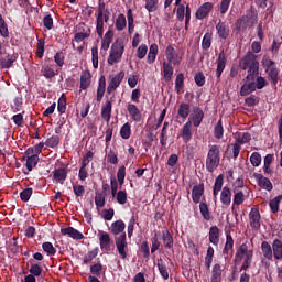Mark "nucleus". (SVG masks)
I'll use <instances>...</instances> for the list:
<instances>
[{
	"instance_id": "obj_63",
	"label": "nucleus",
	"mask_w": 282,
	"mask_h": 282,
	"mask_svg": "<svg viewBox=\"0 0 282 282\" xmlns=\"http://www.w3.org/2000/svg\"><path fill=\"white\" fill-rule=\"evenodd\" d=\"M256 89H263V87H268V80H265V77L258 76L254 83Z\"/></svg>"
},
{
	"instance_id": "obj_9",
	"label": "nucleus",
	"mask_w": 282,
	"mask_h": 282,
	"mask_svg": "<svg viewBox=\"0 0 282 282\" xmlns=\"http://www.w3.org/2000/svg\"><path fill=\"white\" fill-rule=\"evenodd\" d=\"M213 8H215V4H213V2L203 3L196 10V13H195L196 19H198V21L206 19L210 14V12H213Z\"/></svg>"
},
{
	"instance_id": "obj_20",
	"label": "nucleus",
	"mask_w": 282,
	"mask_h": 282,
	"mask_svg": "<svg viewBox=\"0 0 282 282\" xmlns=\"http://www.w3.org/2000/svg\"><path fill=\"white\" fill-rule=\"evenodd\" d=\"M264 72L268 76V80H270L271 84L276 87V85H279V68L273 66L271 68H267Z\"/></svg>"
},
{
	"instance_id": "obj_18",
	"label": "nucleus",
	"mask_w": 282,
	"mask_h": 282,
	"mask_svg": "<svg viewBox=\"0 0 282 282\" xmlns=\"http://www.w3.org/2000/svg\"><path fill=\"white\" fill-rule=\"evenodd\" d=\"M62 235H67V237H70L72 239H76L77 241H80V239H85V236L83 232L78 231L74 227H67L61 229Z\"/></svg>"
},
{
	"instance_id": "obj_11",
	"label": "nucleus",
	"mask_w": 282,
	"mask_h": 282,
	"mask_svg": "<svg viewBox=\"0 0 282 282\" xmlns=\"http://www.w3.org/2000/svg\"><path fill=\"white\" fill-rule=\"evenodd\" d=\"M98 237L99 246L102 252H109L111 250V236H109V234H107L106 231L99 230Z\"/></svg>"
},
{
	"instance_id": "obj_28",
	"label": "nucleus",
	"mask_w": 282,
	"mask_h": 282,
	"mask_svg": "<svg viewBox=\"0 0 282 282\" xmlns=\"http://www.w3.org/2000/svg\"><path fill=\"white\" fill-rule=\"evenodd\" d=\"M261 251H262L264 259H267L268 261H272V259H274V256L272 252V246L270 245V242L262 241Z\"/></svg>"
},
{
	"instance_id": "obj_29",
	"label": "nucleus",
	"mask_w": 282,
	"mask_h": 282,
	"mask_svg": "<svg viewBox=\"0 0 282 282\" xmlns=\"http://www.w3.org/2000/svg\"><path fill=\"white\" fill-rule=\"evenodd\" d=\"M191 129H193V126L191 124V121H187L182 128V139L184 142H191L193 139V132Z\"/></svg>"
},
{
	"instance_id": "obj_1",
	"label": "nucleus",
	"mask_w": 282,
	"mask_h": 282,
	"mask_svg": "<svg viewBox=\"0 0 282 282\" xmlns=\"http://www.w3.org/2000/svg\"><path fill=\"white\" fill-rule=\"evenodd\" d=\"M240 68L247 74V83L241 86L240 96H250L253 91H257L254 86V76H259V61L257 55L252 52H248L240 61Z\"/></svg>"
},
{
	"instance_id": "obj_54",
	"label": "nucleus",
	"mask_w": 282,
	"mask_h": 282,
	"mask_svg": "<svg viewBox=\"0 0 282 282\" xmlns=\"http://www.w3.org/2000/svg\"><path fill=\"white\" fill-rule=\"evenodd\" d=\"M186 2L185 4H180L176 7V19L177 21H184V18L186 17Z\"/></svg>"
},
{
	"instance_id": "obj_27",
	"label": "nucleus",
	"mask_w": 282,
	"mask_h": 282,
	"mask_svg": "<svg viewBox=\"0 0 282 282\" xmlns=\"http://www.w3.org/2000/svg\"><path fill=\"white\" fill-rule=\"evenodd\" d=\"M163 78L166 83L173 80V64L170 62L163 63Z\"/></svg>"
},
{
	"instance_id": "obj_39",
	"label": "nucleus",
	"mask_w": 282,
	"mask_h": 282,
	"mask_svg": "<svg viewBox=\"0 0 282 282\" xmlns=\"http://www.w3.org/2000/svg\"><path fill=\"white\" fill-rule=\"evenodd\" d=\"M66 110H67V97L65 96V94H62V96L57 101V111L61 116H63V113H65Z\"/></svg>"
},
{
	"instance_id": "obj_53",
	"label": "nucleus",
	"mask_w": 282,
	"mask_h": 282,
	"mask_svg": "<svg viewBox=\"0 0 282 282\" xmlns=\"http://www.w3.org/2000/svg\"><path fill=\"white\" fill-rule=\"evenodd\" d=\"M262 67L264 70H267L272 67H276V63L270 58V55H264L262 57Z\"/></svg>"
},
{
	"instance_id": "obj_17",
	"label": "nucleus",
	"mask_w": 282,
	"mask_h": 282,
	"mask_svg": "<svg viewBox=\"0 0 282 282\" xmlns=\"http://www.w3.org/2000/svg\"><path fill=\"white\" fill-rule=\"evenodd\" d=\"M127 110H128L130 118L134 122H142V112L140 111L138 106H135L134 104H128Z\"/></svg>"
},
{
	"instance_id": "obj_37",
	"label": "nucleus",
	"mask_w": 282,
	"mask_h": 282,
	"mask_svg": "<svg viewBox=\"0 0 282 282\" xmlns=\"http://www.w3.org/2000/svg\"><path fill=\"white\" fill-rule=\"evenodd\" d=\"M116 30H118V32H122V30H124V28H127V17L124 15V13H120L116 20Z\"/></svg>"
},
{
	"instance_id": "obj_36",
	"label": "nucleus",
	"mask_w": 282,
	"mask_h": 282,
	"mask_svg": "<svg viewBox=\"0 0 282 282\" xmlns=\"http://www.w3.org/2000/svg\"><path fill=\"white\" fill-rule=\"evenodd\" d=\"M212 282H221V264L216 263L212 270Z\"/></svg>"
},
{
	"instance_id": "obj_55",
	"label": "nucleus",
	"mask_w": 282,
	"mask_h": 282,
	"mask_svg": "<svg viewBox=\"0 0 282 282\" xmlns=\"http://www.w3.org/2000/svg\"><path fill=\"white\" fill-rule=\"evenodd\" d=\"M42 250L46 252L47 257H54V254H56V248H54L52 242H44L42 245Z\"/></svg>"
},
{
	"instance_id": "obj_38",
	"label": "nucleus",
	"mask_w": 282,
	"mask_h": 282,
	"mask_svg": "<svg viewBox=\"0 0 282 282\" xmlns=\"http://www.w3.org/2000/svg\"><path fill=\"white\" fill-rule=\"evenodd\" d=\"M199 210L205 221H210V219H213V217L210 216V209L208 208V205L206 203L202 202L199 204Z\"/></svg>"
},
{
	"instance_id": "obj_15",
	"label": "nucleus",
	"mask_w": 282,
	"mask_h": 282,
	"mask_svg": "<svg viewBox=\"0 0 282 282\" xmlns=\"http://www.w3.org/2000/svg\"><path fill=\"white\" fill-rule=\"evenodd\" d=\"M111 41H113V31L108 30L101 39L100 54H102V56L107 54V51L111 46Z\"/></svg>"
},
{
	"instance_id": "obj_22",
	"label": "nucleus",
	"mask_w": 282,
	"mask_h": 282,
	"mask_svg": "<svg viewBox=\"0 0 282 282\" xmlns=\"http://www.w3.org/2000/svg\"><path fill=\"white\" fill-rule=\"evenodd\" d=\"M112 104L110 100H106L105 105L101 107V118L105 122H110L111 120Z\"/></svg>"
},
{
	"instance_id": "obj_7",
	"label": "nucleus",
	"mask_w": 282,
	"mask_h": 282,
	"mask_svg": "<svg viewBox=\"0 0 282 282\" xmlns=\"http://www.w3.org/2000/svg\"><path fill=\"white\" fill-rule=\"evenodd\" d=\"M204 121V110L199 107H193V112L189 115L187 122H191L193 127H199Z\"/></svg>"
},
{
	"instance_id": "obj_19",
	"label": "nucleus",
	"mask_w": 282,
	"mask_h": 282,
	"mask_svg": "<svg viewBox=\"0 0 282 282\" xmlns=\"http://www.w3.org/2000/svg\"><path fill=\"white\" fill-rule=\"evenodd\" d=\"M203 196H204V183L199 185H194L192 189V199L194 204H199V202H202Z\"/></svg>"
},
{
	"instance_id": "obj_62",
	"label": "nucleus",
	"mask_w": 282,
	"mask_h": 282,
	"mask_svg": "<svg viewBox=\"0 0 282 282\" xmlns=\"http://www.w3.org/2000/svg\"><path fill=\"white\" fill-rule=\"evenodd\" d=\"M95 205L97 206V208H104V206H105V194L104 193L96 194Z\"/></svg>"
},
{
	"instance_id": "obj_35",
	"label": "nucleus",
	"mask_w": 282,
	"mask_h": 282,
	"mask_svg": "<svg viewBox=\"0 0 282 282\" xmlns=\"http://www.w3.org/2000/svg\"><path fill=\"white\" fill-rule=\"evenodd\" d=\"M254 254V251L252 250H249V252L247 253L243 262H242V265L240 268V272H242V270L245 272H248V270H250V267L252 265V257Z\"/></svg>"
},
{
	"instance_id": "obj_21",
	"label": "nucleus",
	"mask_w": 282,
	"mask_h": 282,
	"mask_svg": "<svg viewBox=\"0 0 282 282\" xmlns=\"http://www.w3.org/2000/svg\"><path fill=\"white\" fill-rule=\"evenodd\" d=\"M220 202L224 204V206H230L232 202V192L230 191V187L225 186L220 193Z\"/></svg>"
},
{
	"instance_id": "obj_50",
	"label": "nucleus",
	"mask_w": 282,
	"mask_h": 282,
	"mask_svg": "<svg viewBox=\"0 0 282 282\" xmlns=\"http://www.w3.org/2000/svg\"><path fill=\"white\" fill-rule=\"evenodd\" d=\"M35 54H36L37 58H43V56L45 54V40L44 39L37 40Z\"/></svg>"
},
{
	"instance_id": "obj_6",
	"label": "nucleus",
	"mask_w": 282,
	"mask_h": 282,
	"mask_svg": "<svg viewBox=\"0 0 282 282\" xmlns=\"http://www.w3.org/2000/svg\"><path fill=\"white\" fill-rule=\"evenodd\" d=\"M17 61H19V53L8 54L4 57H0V69H12Z\"/></svg>"
},
{
	"instance_id": "obj_52",
	"label": "nucleus",
	"mask_w": 282,
	"mask_h": 282,
	"mask_svg": "<svg viewBox=\"0 0 282 282\" xmlns=\"http://www.w3.org/2000/svg\"><path fill=\"white\" fill-rule=\"evenodd\" d=\"M98 252H99L98 248H95L94 250L88 251L84 257V261H83L84 265H87V263H89L90 261H94V259L98 257Z\"/></svg>"
},
{
	"instance_id": "obj_16",
	"label": "nucleus",
	"mask_w": 282,
	"mask_h": 282,
	"mask_svg": "<svg viewBox=\"0 0 282 282\" xmlns=\"http://www.w3.org/2000/svg\"><path fill=\"white\" fill-rule=\"evenodd\" d=\"M216 63V78L217 80H221V74H224V69H226V53L224 51H220V53L218 54Z\"/></svg>"
},
{
	"instance_id": "obj_23",
	"label": "nucleus",
	"mask_w": 282,
	"mask_h": 282,
	"mask_svg": "<svg viewBox=\"0 0 282 282\" xmlns=\"http://www.w3.org/2000/svg\"><path fill=\"white\" fill-rule=\"evenodd\" d=\"M162 241L166 250H171L173 248L174 246L173 235H171V231H169V229H164L162 231Z\"/></svg>"
},
{
	"instance_id": "obj_57",
	"label": "nucleus",
	"mask_w": 282,
	"mask_h": 282,
	"mask_svg": "<svg viewBox=\"0 0 282 282\" xmlns=\"http://www.w3.org/2000/svg\"><path fill=\"white\" fill-rule=\"evenodd\" d=\"M96 32L99 39H102L105 34V23L102 22V20H100V18H96Z\"/></svg>"
},
{
	"instance_id": "obj_43",
	"label": "nucleus",
	"mask_w": 282,
	"mask_h": 282,
	"mask_svg": "<svg viewBox=\"0 0 282 282\" xmlns=\"http://www.w3.org/2000/svg\"><path fill=\"white\" fill-rule=\"evenodd\" d=\"M39 155L36 154H31L30 156H28L26 159V169L29 172H32V170L34 169V166H36V164H39Z\"/></svg>"
},
{
	"instance_id": "obj_64",
	"label": "nucleus",
	"mask_w": 282,
	"mask_h": 282,
	"mask_svg": "<svg viewBox=\"0 0 282 282\" xmlns=\"http://www.w3.org/2000/svg\"><path fill=\"white\" fill-rule=\"evenodd\" d=\"M117 197V202L121 205L124 206V204H127V191H119L116 194Z\"/></svg>"
},
{
	"instance_id": "obj_30",
	"label": "nucleus",
	"mask_w": 282,
	"mask_h": 282,
	"mask_svg": "<svg viewBox=\"0 0 282 282\" xmlns=\"http://www.w3.org/2000/svg\"><path fill=\"white\" fill-rule=\"evenodd\" d=\"M89 85H91V73L85 70L80 75V89H89Z\"/></svg>"
},
{
	"instance_id": "obj_60",
	"label": "nucleus",
	"mask_w": 282,
	"mask_h": 282,
	"mask_svg": "<svg viewBox=\"0 0 282 282\" xmlns=\"http://www.w3.org/2000/svg\"><path fill=\"white\" fill-rule=\"evenodd\" d=\"M147 52H149V46H147V44H141L137 50V58L142 61V58L147 56Z\"/></svg>"
},
{
	"instance_id": "obj_51",
	"label": "nucleus",
	"mask_w": 282,
	"mask_h": 282,
	"mask_svg": "<svg viewBox=\"0 0 282 282\" xmlns=\"http://www.w3.org/2000/svg\"><path fill=\"white\" fill-rule=\"evenodd\" d=\"M45 144L50 149H56L58 144H61V137L59 135H52L51 138L46 139Z\"/></svg>"
},
{
	"instance_id": "obj_8",
	"label": "nucleus",
	"mask_w": 282,
	"mask_h": 282,
	"mask_svg": "<svg viewBox=\"0 0 282 282\" xmlns=\"http://www.w3.org/2000/svg\"><path fill=\"white\" fill-rule=\"evenodd\" d=\"M165 56L167 63H171L172 65H180V63H182V57L177 51H175V47H173L171 44L165 48Z\"/></svg>"
},
{
	"instance_id": "obj_2",
	"label": "nucleus",
	"mask_w": 282,
	"mask_h": 282,
	"mask_svg": "<svg viewBox=\"0 0 282 282\" xmlns=\"http://www.w3.org/2000/svg\"><path fill=\"white\" fill-rule=\"evenodd\" d=\"M124 228H127V225L123 220H116L111 224L110 232L112 235H120L116 238V246L117 250L121 257V259H127V232H124Z\"/></svg>"
},
{
	"instance_id": "obj_49",
	"label": "nucleus",
	"mask_w": 282,
	"mask_h": 282,
	"mask_svg": "<svg viewBox=\"0 0 282 282\" xmlns=\"http://www.w3.org/2000/svg\"><path fill=\"white\" fill-rule=\"evenodd\" d=\"M212 45H213V33H205L203 41H202V48L210 50Z\"/></svg>"
},
{
	"instance_id": "obj_4",
	"label": "nucleus",
	"mask_w": 282,
	"mask_h": 282,
	"mask_svg": "<svg viewBox=\"0 0 282 282\" xmlns=\"http://www.w3.org/2000/svg\"><path fill=\"white\" fill-rule=\"evenodd\" d=\"M124 54V42L122 40H116L109 52V56L107 59L108 65L113 66L117 63H120L122 61V55Z\"/></svg>"
},
{
	"instance_id": "obj_40",
	"label": "nucleus",
	"mask_w": 282,
	"mask_h": 282,
	"mask_svg": "<svg viewBox=\"0 0 282 282\" xmlns=\"http://www.w3.org/2000/svg\"><path fill=\"white\" fill-rule=\"evenodd\" d=\"M281 202H282V195H278L269 202V207L271 213L276 214V212L279 210V206L281 205Z\"/></svg>"
},
{
	"instance_id": "obj_5",
	"label": "nucleus",
	"mask_w": 282,
	"mask_h": 282,
	"mask_svg": "<svg viewBox=\"0 0 282 282\" xmlns=\"http://www.w3.org/2000/svg\"><path fill=\"white\" fill-rule=\"evenodd\" d=\"M234 254H235V239L232 238V235L230 232H227L225 247L223 249V256L225 261H228V262L231 261Z\"/></svg>"
},
{
	"instance_id": "obj_3",
	"label": "nucleus",
	"mask_w": 282,
	"mask_h": 282,
	"mask_svg": "<svg viewBox=\"0 0 282 282\" xmlns=\"http://www.w3.org/2000/svg\"><path fill=\"white\" fill-rule=\"evenodd\" d=\"M221 162V151L219 145L214 144L209 147L207 158H206V171L208 173H215L219 169V163Z\"/></svg>"
},
{
	"instance_id": "obj_44",
	"label": "nucleus",
	"mask_w": 282,
	"mask_h": 282,
	"mask_svg": "<svg viewBox=\"0 0 282 282\" xmlns=\"http://www.w3.org/2000/svg\"><path fill=\"white\" fill-rule=\"evenodd\" d=\"M158 269H159V272H160L162 279H164V281H167L169 269L166 268V264H164V261L162 259L158 260Z\"/></svg>"
},
{
	"instance_id": "obj_45",
	"label": "nucleus",
	"mask_w": 282,
	"mask_h": 282,
	"mask_svg": "<svg viewBox=\"0 0 282 282\" xmlns=\"http://www.w3.org/2000/svg\"><path fill=\"white\" fill-rule=\"evenodd\" d=\"M214 137L216 140H221L224 138V123L221 119L218 120L217 124L214 128Z\"/></svg>"
},
{
	"instance_id": "obj_48",
	"label": "nucleus",
	"mask_w": 282,
	"mask_h": 282,
	"mask_svg": "<svg viewBox=\"0 0 282 282\" xmlns=\"http://www.w3.org/2000/svg\"><path fill=\"white\" fill-rule=\"evenodd\" d=\"M120 135L122 140H129L131 138V124L124 123L120 129Z\"/></svg>"
},
{
	"instance_id": "obj_12",
	"label": "nucleus",
	"mask_w": 282,
	"mask_h": 282,
	"mask_svg": "<svg viewBox=\"0 0 282 282\" xmlns=\"http://www.w3.org/2000/svg\"><path fill=\"white\" fill-rule=\"evenodd\" d=\"M122 80H124L123 70L119 72L117 75L112 77L107 87V94H113V91H116V89L120 87V83H122Z\"/></svg>"
},
{
	"instance_id": "obj_25",
	"label": "nucleus",
	"mask_w": 282,
	"mask_h": 282,
	"mask_svg": "<svg viewBox=\"0 0 282 282\" xmlns=\"http://www.w3.org/2000/svg\"><path fill=\"white\" fill-rule=\"evenodd\" d=\"M53 180L63 184L67 180V170L65 167H58L53 171Z\"/></svg>"
},
{
	"instance_id": "obj_47",
	"label": "nucleus",
	"mask_w": 282,
	"mask_h": 282,
	"mask_svg": "<svg viewBox=\"0 0 282 282\" xmlns=\"http://www.w3.org/2000/svg\"><path fill=\"white\" fill-rule=\"evenodd\" d=\"M43 147H45V143L40 142L34 148H29L25 153L28 155H32L33 154V155H37L39 156L43 152Z\"/></svg>"
},
{
	"instance_id": "obj_24",
	"label": "nucleus",
	"mask_w": 282,
	"mask_h": 282,
	"mask_svg": "<svg viewBox=\"0 0 282 282\" xmlns=\"http://www.w3.org/2000/svg\"><path fill=\"white\" fill-rule=\"evenodd\" d=\"M248 252H250V250H248V245H240V247L236 251L234 263H239L240 261H243V256L248 257Z\"/></svg>"
},
{
	"instance_id": "obj_61",
	"label": "nucleus",
	"mask_w": 282,
	"mask_h": 282,
	"mask_svg": "<svg viewBox=\"0 0 282 282\" xmlns=\"http://www.w3.org/2000/svg\"><path fill=\"white\" fill-rule=\"evenodd\" d=\"M91 61L94 69H98V46L91 48Z\"/></svg>"
},
{
	"instance_id": "obj_33",
	"label": "nucleus",
	"mask_w": 282,
	"mask_h": 282,
	"mask_svg": "<svg viewBox=\"0 0 282 282\" xmlns=\"http://www.w3.org/2000/svg\"><path fill=\"white\" fill-rule=\"evenodd\" d=\"M248 23H250V17L241 15L235 23L236 30L238 32H241V30H247Z\"/></svg>"
},
{
	"instance_id": "obj_41",
	"label": "nucleus",
	"mask_w": 282,
	"mask_h": 282,
	"mask_svg": "<svg viewBox=\"0 0 282 282\" xmlns=\"http://www.w3.org/2000/svg\"><path fill=\"white\" fill-rule=\"evenodd\" d=\"M89 36H91V29H87L84 32H77L74 35V41L76 43H82V41H85V39H89Z\"/></svg>"
},
{
	"instance_id": "obj_56",
	"label": "nucleus",
	"mask_w": 282,
	"mask_h": 282,
	"mask_svg": "<svg viewBox=\"0 0 282 282\" xmlns=\"http://www.w3.org/2000/svg\"><path fill=\"white\" fill-rule=\"evenodd\" d=\"M32 193H34V189H32V187H28V188L23 189L20 193L21 202H30V197H32Z\"/></svg>"
},
{
	"instance_id": "obj_58",
	"label": "nucleus",
	"mask_w": 282,
	"mask_h": 282,
	"mask_svg": "<svg viewBox=\"0 0 282 282\" xmlns=\"http://www.w3.org/2000/svg\"><path fill=\"white\" fill-rule=\"evenodd\" d=\"M261 153L259 152H253L250 156L251 165L254 167L261 166Z\"/></svg>"
},
{
	"instance_id": "obj_13",
	"label": "nucleus",
	"mask_w": 282,
	"mask_h": 282,
	"mask_svg": "<svg viewBox=\"0 0 282 282\" xmlns=\"http://www.w3.org/2000/svg\"><path fill=\"white\" fill-rule=\"evenodd\" d=\"M253 177L257 181V184L258 186H260V188H263L264 191L269 192L272 191V188H274L270 178L263 176V174L254 173Z\"/></svg>"
},
{
	"instance_id": "obj_59",
	"label": "nucleus",
	"mask_w": 282,
	"mask_h": 282,
	"mask_svg": "<svg viewBox=\"0 0 282 282\" xmlns=\"http://www.w3.org/2000/svg\"><path fill=\"white\" fill-rule=\"evenodd\" d=\"M159 0H145V10L148 12H155L158 10Z\"/></svg>"
},
{
	"instance_id": "obj_32",
	"label": "nucleus",
	"mask_w": 282,
	"mask_h": 282,
	"mask_svg": "<svg viewBox=\"0 0 282 282\" xmlns=\"http://www.w3.org/2000/svg\"><path fill=\"white\" fill-rule=\"evenodd\" d=\"M209 242H212L213 246H219V227L212 226L209 228Z\"/></svg>"
},
{
	"instance_id": "obj_14",
	"label": "nucleus",
	"mask_w": 282,
	"mask_h": 282,
	"mask_svg": "<svg viewBox=\"0 0 282 282\" xmlns=\"http://www.w3.org/2000/svg\"><path fill=\"white\" fill-rule=\"evenodd\" d=\"M216 32L223 41H226L230 36V26L226 24V22L219 20V22L216 24Z\"/></svg>"
},
{
	"instance_id": "obj_10",
	"label": "nucleus",
	"mask_w": 282,
	"mask_h": 282,
	"mask_svg": "<svg viewBox=\"0 0 282 282\" xmlns=\"http://www.w3.org/2000/svg\"><path fill=\"white\" fill-rule=\"evenodd\" d=\"M249 224L252 230H259L261 228V213L258 208H251L249 213Z\"/></svg>"
},
{
	"instance_id": "obj_46",
	"label": "nucleus",
	"mask_w": 282,
	"mask_h": 282,
	"mask_svg": "<svg viewBox=\"0 0 282 282\" xmlns=\"http://www.w3.org/2000/svg\"><path fill=\"white\" fill-rule=\"evenodd\" d=\"M175 91L182 94L184 91V75L180 73L175 79Z\"/></svg>"
},
{
	"instance_id": "obj_34",
	"label": "nucleus",
	"mask_w": 282,
	"mask_h": 282,
	"mask_svg": "<svg viewBox=\"0 0 282 282\" xmlns=\"http://www.w3.org/2000/svg\"><path fill=\"white\" fill-rule=\"evenodd\" d=\"M41 74L47 80H52V78H54V76H56V72L54 70V68L52 66H50V64H44L42 66Z\"/></svg>"
},
{
	"instance_id": "obj_26",
	"label": "nucleus",
	"mask_w": 282,
	"mask_h": 282,
	"mask_svg": "<svg viewBox=\"0 0 282 282\" xmlns=\"http://www.w3.org/2000/svg\"><path fill=\"white\" fill-rule=\"evenodd\" d=\"M272 252L274 259H282V240L279 238H275L272 242Z\"/></svg>"
},
{
	"instance_id": "obj_31",
	"label": "nucleus",
	"mask_w": 282,
	"mask_h": 282,
	"mask_svg": "<svg viewBox=\"0 0 282 282\" xmlns=\"http://www.w3.org/2000/svg\"><path fill=\"white\" fill-rule=\"evenodd\" d=\"M177 116H178V118L186 120V118H188V116H191V105H188L186 102H182L178 106Z\"/></svg>"
},
{
	"instance_id": "obj_42",
	"label": "nucleus",
	"mask_w": 282,
	"mask_h": 282,
	"mask_svg": "<svg viewBox=\"0 0 282 282\" xmlns=\"http://www.w3.org/2000/svg\"><path fill=\"white\" fill-rule=\"evenodd\" d=\"M0 36L8 39L10 36V31L8 30V23L3 19V15L0 13Z\"/></svg>"
}]
</instances>
